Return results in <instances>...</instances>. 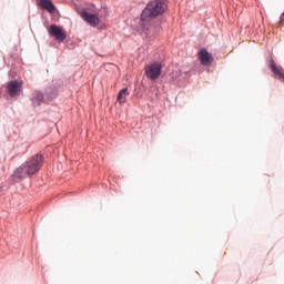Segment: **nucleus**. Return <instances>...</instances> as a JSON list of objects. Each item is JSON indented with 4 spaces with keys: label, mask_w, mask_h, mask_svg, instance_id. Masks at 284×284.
<instances>
[{
    "label": "nucleus",
    "mask_w": 284,
    "mask_h": 284,
    "mask_svg": "<svg viewBox=\"0 0 284 284\" xmlns=\"http://www.w3.org/2000/svg\"><path fill=\"white\" fill-rule=\"evenodd\" d=\"M41 165H43V155L36 154L16 169L11 176L13 181H23V179L37 174L41 170Z\"/></svg>",
    "instance_id": "f257e3e1"
},
{
    "label": "nucleus",
    "mask_w": 284,
    "mask_h": 284,
    "mask_svg": "<svg viewBox=\"0 0 284 284\" xmlns=\"http://www.w3.org/2000/svg\"><path fill=\"white\" fill-rule=\"evenodd\" d=\"M168 10V4L161 0H153L146 4L145 9L142 11L141 21H152L156 17L165 13Z\"/></svg>",
    "instance_id": "f03ea898"
},
{
    "label": "nucleus",
    "mask_w": 284,
    "mask_h": 284,
    "mask_svg": "<svg viewBox=\"0 0 284 284\" xmlns=\"http://www.w3.org/2000/svg\"><path fill=\"white\" fill-rule=\"evenodd\" d=\"M142 32L149 39H152V37H156L161 32V23L153 19L142 21Z\"/></svg>",
    "instance_id": "7ed1b4c3"
},
{
    "label": "nucleus",
    "mask_w": 284,
    "mask_h": 284,
    "mask_svg": "<svg viewBox=\"0 0 284 284\" xmlns=\"http://www.w3.org/2000/svg\"><path fill=\"white\" fill-rule=\"evenodd\" d=\"M163 70V67L159 62H153L144 68V74L150 81H156L161 77V71Z\"/></svg>",
    "instance_id": "20e7f679"
},
{
    "label": "nucleus",
    "mask_w": 284,
    "mask_h": 284,
    "mask_svg": "<svg viewBox=\"0 0 284 284\" xmlns=\"http://www.w3.org/2000/svg\"><path fill=\"white\" fill-rule=\"evenodd\" d=\"M80 17L81 19H83V21H87L89 26H92V28H97V26H100L101 23V20L99 19V14L90 13L87 10H83L82 12H80Z\"/></svg>",
    "instance_id": "39448f33"
},
{
    "label": "nucleus",
    "mask_w": 284,
    "mask_h": 284,
    "mask_svg": "<svg viewBox=\"0 0 284 284\" xmlns=\"http://www.w3.org/2000/svg\"><path fill=\"white\" fill-rule=\"evenodd\" d=\"M50 37H54L55 41H65V31L57 24H52L49 29Z\"/></svg>",
    "instance_id": "423d86ee"
},
{
    "label": "nucleus",
    "mask_w": 284,
    "mask_h": 284,
    "mask_svg": "<svg viewBox=\"0 0 284 284\" xmlns=\"http://www.w3.org/2000/svg\"><path fill=\"white\" fill-rule=\"evenodd\" d=\"M21 85L22 83L14 80V81H10L8 83V93L10 97H19L20 92H21Z\"/></svg>",
    "instance_id": "0eeeda50"
},
{
    "label": "nucleus",
    "mask_w": 284,
    "mask_h": 284,
    "mask_svg": "<svg viewBox=\"0 0 284 284\" xmlns=\"http://www.w3.org/2000/svg\"><path fill=\"white\" fill-rule=\"evenodd\" d=\"M268 68H270V70H272L273 74H275V77H277V79L280 81H282V83H284V70H283V67L276 65V62H274V60H271Z\"/></svg>",
    "instance_id": "6e6552de"
},
{
    "label": "nucleus",
    "mask_w": 284,
    "mask_h": 284,
    "mask_svg": "<svg viewBox=\"0 0 284 284\" xmlns=\"http://www.w3.org/2000/svg\"><path fill=\"white\" fill-rule=\"evenodd\" d=\"M199 59L202 63V65H210L212 61H214V58H212V54L207 52V49H201L199 52Z\"/></svg>",
    "instance_id": "1a4fd4ad"
},
{
    "label": "nucleus",
    "mask_w": 284,
    "mask_h": 284,
    "mask_svg": "<svg viewBox=\"0 0 284 284\" xmlns=\"http://www.w3.org/2000/svg\"><path fill=\"white\" fill-rule=\"evenodd\" d=\"M40 7L43 8V10H48L50 14H54L57 12V7H54V3L50 0H40Z\"/></svg>",
    "instance_id": "9d476101"
},
{
    "label": "nucleus",
    "mask_w": 284,
    "mask_h": 284,
    "mask_svg": "<svg viewBox=\"0 0 284 284\" xmlns=\"http://www.w3.org/2000/svg\"><path fill=\"white\" fill-rule=\"evenodd\" d=\"M44 100H45V97L43 95V93L39 91H36L33 93V97L31 98V101L36 108L39 106L41 103H43Z\"/></svg>",
    "instance_id": "9b49d317"
},
{
    "label": "nucleus",
    "mask_w": 284,
    "mask_h": 284,
    "mask_svg": "<svg viewBox=\"0 0 284 284\" xmlns=\"http://www.w3.org/2000/svg\"><path fill=\"white\" fill-rule=\"evenodd\" d=\"M128 94H130V93L128 92V88L122 89V90L118 93V99H116V101H118L119 103H121V104L125 103V101H126L125 97H128Z\"/></svg>",
    "instance_id": "f8f14e48"
},
{
    "label": "nucleus",
    "mask_w": 284,
    "mask_h": 284,
    "mask_svg": "<svg viewBox=\"0 0 284 284\" xmlns=\"http://www.w3.org/2000/svg\"><path fill=\"white\" fill-rule=\"evenodd\" d=\"M281 21H284V13L281 16Z\"/></svg>",
    "instance_id": "ddd939ff"
}]
</instances>
